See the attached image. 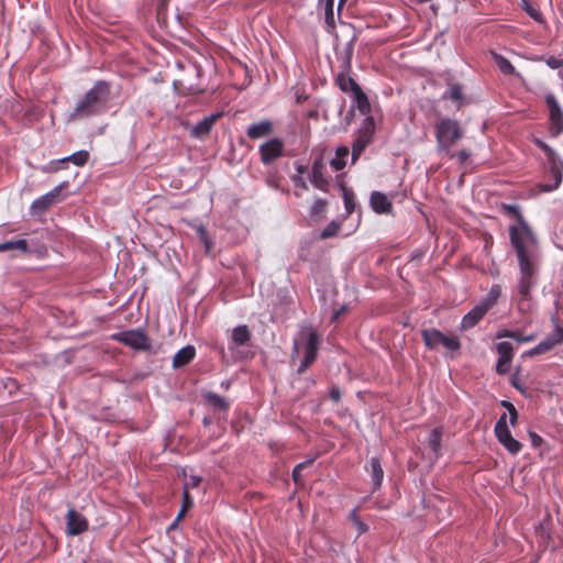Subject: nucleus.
Listing matches in <instances>:
<instances>
[{
	"mask_svg": "<svg viewBox=\"0 0 563 563\" xmlns=\"http://www.w3.org/2000/svg\"><path fill=\"white\" fill-rule=\"evenodd\" d=\"M492 57L501 73H504L505 75L519 76V74L516 73L515 67L511 65V63L503 55L492 52Z\"/></svg>",
	"mask_w": 563,
	"mask_h": 563,
	"instance_id": "nucleus-21",
	"label": "nucleus"
},
{
	"mask_svg": "<svg viewBox=\"0 0 563 563\" xmlns=\"http://www.w3.org/2000/svg\"><path fill=\"white\" fill-rule=\"evenodd\" d=\"M349 155V148L346 146H339L335 151V158L330 161L331 167L335 170H341L345 167V157Z\"/></svg>",
	"mask_w": 563,
	"mask_h": 563,
	"instance_id": "nucleus-25",
	"label": "nucleus"
},
{
	"mask_svg": "<svg viewBox=\"0 0 563 563\" xmlns=\"http://www.w3.org/2000/svg\"><path fill=\"white\" fill-rule=\"evenodd\" d=\"M545 63L549 67L553 69H558L563 66V59L556 58L554 56H550L545 59Z\"/></svg>",
	"mask_w": 563,
	"mask_h": 563,
	"instance_id": "nucleus-45",
	"label": "nucleus"
},
{
	"mask_svg": "<svg viewBox=\"0 0 563 563\" xmlns=\"http://www.w3.org/2000/svg\"><path fill=\"white\" fill-rule=\"evenodd\" d=\"M511 245L516 251L520 269L518 291L522 299L528 300L530 299L531 287L536 284L538 272V239L528 235V239L522 241L512 230Z\"/></svg>",
	"mask_w": 563,
	"mask_h": 563,
	"instance_id": "nucleus-1",
	"label": "nucleus"
},
{
	"mask_svg": "<svg viewBox=\"0 0 563 563\" xmlns=\"http://www.w3.org/2000/svg\"><path fill=\"white\" fill-rule=\"evenodd\" d=\"M534 143L541 148L543 150L544 154H550L552 155V148L547 144L544 143L543 141H541L540 139H536L534 140Z\"/></svg>",
	"mask_w": 563,
	"mask_h": 563,
	"instance_id": "nucleus-52",
	"label": "nucleus"
},
{
	"mask_svg": "<svg viewBox=\"0 0 563 563\" xmlns=\"http://www.w3.org/2000/svg\"><path fill=\"white\" fill-rule=\"evenodd\" d=\"M65 187H67V184L63 183L59 186L55 187L49 192H47L44 196L34 200L31 206L32 213L41 214V213L45 212L53 203H55L57 201V198H58L62 189Z\"/></svg>",
	"mask_w": 563,
	"mask_h": 563,
	"instance_id": "nucleus-13",
	"label": "nucleus"
},
{
	"mask_svg": "<svg viewBox=\"0 0 563 563\" xmlns=\"http://www.w3.org/2000/svg\"><path fill=\"white\" fill-rule=\"evenodd\" d=\"M312 462H313V460H307V461L301 462V463H299L298 465H296V466H295V468L292 470V474H291V476H292L294 482H295L297 485L301 484V476H302V475H301V472H302V470H303L305 467H307V466L311 465V464H312Z\"/></svg>",
	"mask_w": 563,
	"mask_h": 563,
	"instance_id": "nucleus-35",
	"label": "nucleus"
},
{
	"mask_svg": "<svg viewBox=\"0 0 563 563\" xmlns=\"http://www.w3.org/2000/svg\"><path fill=\"white\" fill-rule=\"evenodd\" d=\"M323 169L324 162L322 156H319L318 158L314 159L312 164L310 181L316 188L322 191H328L329 180L323 176Z\"/></svg>",
	"mask_w": 563,
	"mask_h": 563,
	"instance_id": "nucleus-16",
	"label": "nucleus"
},
{
	"mask_svg": "<svg viewBox=\"0 0 563 563\" xmlns=\"http://www.w3.org/2000/svg\"><path fill=\"white\" fill-rule=\"evenodd\" d=\"M371 471L373 475L374 487L377 488L380 486L384 476V471L378 457L371 459Z\"/></svg>",
	"mask_w": 563,
	"mask_h": 563,
	"instance_id": "nucleus-29",
	"label": "nucleus"
},
{
	"mask_svg": "<svg viewBox=\"0 0 563 563\" xmlns=\"http://www.w3.org/2000/svg\"><path fill=\"white\" fill-rule=\"evenodd\" d=\"M199 482L200 479L198 477H191V486H198L199 485Z\"/></svg>",
	"mask_w": 563,
	"mask_h": 563,
	"instance_id": "nucleus-63",
	"label": "nucleus"
},
{
	"mask_svg": "<svg viewBox=\"0 0 563 563\" xmlns=\"http://www.w3.org/2000/svg\"><path fill=\"white\" fill-rule=\"evenodd\" d=\"M205 398L208 404L217 410L227 411L229 409V402L227 399L216 393L209 391L206 394Z\"/></svg>",
	"mask_w": 563,
	"mask_h": 563,
	"instance_id": "nucleus-23",
	"label": "nucleus"
},
{
	"mask_svg": "<svg viewBox=\"0 0 563 563\" xmlns=\"http://www.w3.org/2000/svg\"><path fill=\"white\" fill-rule=\"evenodd\" d=\"M450 99L453 101H461L463 99V91L460 85H453L450 89Z\"/></svg>",
	"mask_w": 563,
	"mask_h": 563,
	"instance_id": "nucleus-43",
	"label": "nucleus"
},
{
	"mask_svg": "<svg viewBox=\"0 0 563 563\" xmlns=\"http://www.w3.org/2000/svg\"><path fill=\"white\" fill-rule=\"evenodd\" d=\"M333 3H334V0H325V5H324L325 23L330 27H334L335 26V19H334V12H333Z\"/></svg>",
	"mask_w": 563,
	"mask_h": 563,
	"instance_id": "nucleus-33",
	"label": "nucleus"
},
{
	"mask_svg": "<svg viewBox=\"0 0 563 563\" xmlns=\"http://www.w3.org/2000/svg\"><path fill=\"white\" fill-rule=\"evenodd\" d=\"M336 84L339 88L344 92H353L360 87L358 84L353 78L346 76L345 74H339L336 76Z\"/></svg>",
	"mask_w": 563,
	"mask_h": 563,
	"instance_id": "nucleus-27",
	"label": "nucleus"
},
{
	"mask_svg": "<svg viewBox=\"0 0 563 563\" xmlns=\"http://www.w3.org/2000/svg\"><path fill=\"white\" fill-rule=\"evenodd\" d=\"M451 156L452 157L456 156L459 162L461 164H463L464 162H466L470 158L471 153L468 151H466V150H461L460 152H457L456 154H452Z\"/></svg>",
	"mask_w": 563,
	"mask_h": 563,
	"instance_id": "nucleus-46",
	"label": "nucleus"
},
{
	"mask_svg": "<svg viewBox=\"0 0 563 563\" xmlns=\"http://www.w3.org/2000/svg\"><path fill=\"white\" fill-rule=\"evenodd\" d=\"M251 339V333L246 325H239L233 329L232 340L236 345H244Z\"/></svg>",
	"mask_w": 563,
	"mask_h": 563,
	"instance_id": "nucleus-24",
	"label": "nucleus"
},
{
	"mask_svg": "<svg viewBox=\"0 0 563 563\" xmlns=\"http://www.w3.org/2000/svg\"><path fill=\"white\" fill-rule=\"evenodd\" d=\"M341 189L343 192V199H344L346 212H347V214H351L355 208L354 194L351 189H349L344 185H341Z\"/></svg>",
	"mask_w": 563,
	"mask_h": 563,
	"instance_id": "nucleus-31",
	"label": "nucleus"
},
{
	"mask_svg": "<svg viewBox=\"0 0 563 563\" xmlns=\"http://www.w3.org/2000/svg\"><path fill=\"white\" fill-rule=\"evenodd\" d=\"M371 206L377 213H387L391 210L393 205L387 196L379 191H373L371 195Z\"/></svg>",
	"mask_w": 563,
	"mask_h": 563,
	"instance_id": "nucleus-19",
	"label": "nucleus"
},
{
	"mask_svg": "<svg viewBox=\"0 0 563 563\" xmlns=\"http://www.w3.org/2000/svg\"><path fill=\"white\" fill-rule=\"evenodd\" d=\"M220 117L221 113H212L209 117H206L203 120L191 128L190 135L197 139L206 137Z\"/></svg>",
	"mask_w": 563,
	"mask_h": 563,
	"instance_id": "nucleus-17",
	"label": "nucleus"
},
{
	"mask_svg": "<svg viewBox=\"0 0 563 563\" xmlns=\"http://www.w3.org/2000/svg\"><path fill=\"white\" fill-rule=\"evenodd\" d=\"M435 136L439 148L449 153L451 146L463 136L456 120L442 119L435 126Z\"/></svg>",
	"mask_w": 563,
	"mask_h": 563,
	"instance_id": "nucleus-3",
	"label": "nucleus"
},
{
	"mask_svg": "<svg viewBox=\"0 0 563 563\" xmlns=\"http://www.w3.org/2000/svg\"><path fill=\"white\" fill-rule=\"evenodd\" d=\"M114 340L134 349V350H150L151 340L142 330H130L113 334Z\"/></svg>",
	"mask_w": 563,
	"mask_h": 563,
	"instance_id": "nucleus-7",
	"label": "nucleus"
},
{
	"mask_svg": "<svg viewBox=\"0 0 563 563\" xmlns=\"http://www.w3.org/2000/svg\"><path fill=\"white\" fill-rule=\"evenodd\" d=\"M554 346H556L552 339L547 336L543 341H541L537 346L531 349L530 351L525 353V356H534L539 354L547 353L551 351Z\"/></svg>",
	"mask_w": 563,
	"mask_h": 563,
	"instance_id": "nucleus-26",
	"label": "nucleus"
},
{
	"mask_svg": "<svg viewBox=\"0 0 563 563\" xmlns=\"http://www.w3.org/2000/svg\"><path fill=\"white\" fill-rule=\"evenodd\" d=\"M320 345V336L314 329H308L306 344H305V357L301 361L298 373L301 374L316 361L318 350Z\"/></svg>",
	"mask_w": 563,
	"mask_h": 563,
	"instance_id": "nucleus-8",
	"label": "nucleus"
},
{
	"mask_svg": "<svg viewBox=\"0 0 563 563\" xmlns=\"http://www.w3.org/2000/svg\"><path fill=\"white\" fill-rule=\"evenodd\" d=\"M110 98L108 82L99 80L80 98L70 113L71 120H81L100 114L107 107Z\"/></svg>",
	"mask_w": 563,
	"mask_h": 563,
	"instance_id": "nucleus-2",
	"label": "nucleus"
},
{
	"mask_svg": "<svg viewBox=\"0 0 563 563\" xmlns=\"http://www.w3.org/2000/svg\"><path fill=\"white\" fill-rule=\"evenodd\" d=\"M89 158V154L86 151H79L77 153H74L69 157L65 158L64 161H70L77 166H82L87 163Z\"/></svg>",
	"mask_w": 563,
	"mask_h": 563,
	"instance_id": "nucleus-34",
	"label": "nucleus"
},
{
	"mask_svg": "<svg viewBox=\"0 0 563 563\" xmlns=\"http://www.w3.org/2000/svg\"><path fill=\"white\" fill-rule=\"evenodd\" d=\"M89 528L86 517L74 508H70L66 515V533L68 536H78L86 532Z\"/></svg>",
	"mask_w": 563,
	"mask_h": 563,
	"instance_id": "nucleus-10",
	"label": "nucleus"
},
{
	"mask_svg": "<svg viewBox=\"0 0 563 563\" xmlns=\"http://www.w3.org/2000/svg\"><path fill=\"white\" fill-rule=\"evenodd\" d=\"M327 206L328 201L325 199H317L313 206L311 207L310 214L312 217L321 216L325 211Z\"/></svg>",
	"mask_w": 563,
	"mask_h": 563,
	"instance_id": "nucleus-39",
	"label": "nucleus"
},
{
	"mask_svg": "<svg viewBox=\"0 0 563 563\" xmlns=\"http://www.w3.org/2000/svg\"><path fill=\"white\" fill-rule=\"evenodd\" d=\"M298 175L302 176L306 173V167L302 165L297 166Z\"/></svg>",
	"mask_w": 563,
	"mask_h": 563,
	"instance_id": "nucleus-62",
	"label": "nucleus"
},
{
	"mask_svg": "<svg viewBox=\"0 0 563 563\" xmlns=\"http://www.w3.org/2000/svg\"><path fill=\"white\" fill-rule=\"evenodd\" d=\"M498 296H499V288H498V286H496V287L492 288L487 298L494 299V302H495L496 299L498 298Z\"/></svg>",
	"mask_w": 563,
	"mask_h": 563,
	"instance_id": "nucleus-56",
	"label": "nucleus"
},
{
	"mask_svg": "<svg viewBox=\"0 0 563 563\" xmlns=\"http://www.w3.org/2000/svg\"><path fill=\"white\" fill-rule=\"evenodd\" d=\"M421 336L426 346L431 350H434L440 345L450 351H457L461 347L460 340L456 336H448L434 328L423 329L421 331Z\"/></svg>",
	"mask_w": 563,
	"mask_h": 563,
	"instance_id": "nucleus-4",
	"label": "nucleus"
},
{
	"mask_svg": "<svg viewBox=\"0 0 563 563\" xmlns=\"http://www.w3.org/2000/svg\"><path fill=\"white\" fill-rule=\"evenodd\" d=\"M199 78V68L191 67L183 75L181 78L174 82L175 89L185 95H196L203 92V87H201V85L198 82Z\"/></svg>",
	"mask_w": 563,
	"mask_h": 563,
	"instance_id": "nucleus-5",
	"label": "nucleus"
},
{
	"mask_svg": "<svg viewBox=\"0 0 563 563\" xmlns=\"http://www.w3.org/2000/svg\"><path fill=\"white\" fill-rule=\"evenodd\" d=\"M273 133V123L269 120H263L257 123H253L247 128L246 134L252 140H257L264 136H268Z\"/></svg>",
	"mask_w": 563,
	"mask_h": 563,
	"instance_id": "nucleus-18",
	"label": "nucleus"
},
{
	"mask_svg": "<svg viewBox=\"0 0 563 563\" xmlns=\"http://www.w3.org/2000/svg\"><path fill=\"white\" fill-rule=\"evenodd\" d=\"M506 419V413H503L495 426V434L500 444H503L509 453L517 454L521 450L522 445L518 440L512 438Z\"/></svg>",
	"mask_w": 563,
	"mask_h": 563,
	"instance_id": "nucleus-6",
	"label": "nucleus"
},
{
	"mask_svg": "<svg viewBox=\"0 0 563 563\" xmlns=\"http://www.w3.org/2000/svg\"><path fill=\"white\" fill-rule=\"evenodd\" d=\"M284 143L282 140L274 137L260 146L261 161L264 164H271L283 155Z\"/></svg>",
	"mask_w": 563,
	"mask_h": 563,
	"instance_id": "nucleus-12",
	"label": "nucleus"
},
{
	"mask_svg": "<svg viewBox=\"0 0 563 563\" xmlns=\"http://www.w3.org/2000/svg\"><path fill=\"white\" fill-rule=\"evenodd\" d=\"M294 180V184L297 188H300V189H303V190H307L308 189V186H307V183L305 181V179L302 178V176L300 175H297L292 178Z\"/></svg>",
	"mask_w": 563,
	"mask_h": 563,
	"instance_id": "nucleus-48",
	"label": "nucleus"
},
{
	"mask_svg": "<svg viewBox=\"0 0 563 563\" xmlns=\"http://www.w3.org/2000/svg\"><path fill=\"white\" fill-rule=\"evenodd\" d=\"M7 246H8V251L19 250L22 253L29 252V244H27L26 240H23V239L15 240V241H8Z\"/></svg>",
	"mask_w": 563,
	"mask_h": 563,
	"instance_id": "nucleus-38",
	"label": "nucleus"
},
{
	"mask_svg": "<svg viewBox=\"0 0 563 563\" xmlns=\"http://www.w3.org/2000/svg\"><path fill=\"white\" fill-rule=\"evenodd\" d=\"M501 405L508 410V412H510L511 407H515L511 402L507 401V400H504L501 401Z\"/></svg>",
	"mask_w": 563,
	"mask_h": 563,
	"instance_id": "nucleus-60",
	"label": "nucleus"
},
{
	"mask_svg": "<svg viewBox=\"0 0 563 563\" xmlns=\"http://www.w3.org/2000/svg\"><path fill=\"white\" fill-rule=\"evenodd\" d=\"M555 345L563 343V328L556 324L555 330L549 335Z\"/></svg>",
	"mask_w": 563,
	"mask_h": 563,
	"instance_id": "nucleus-44",
	"label": "nucleus"
},
{
	"mask_svg": "<svg viewBox=\"0 0 563 563\" xmlns=\"http://www.w3.org/2000/svg\"><path fill=\"white\" fill-rule=\"evenodd\" d=\"M510 363L511 362L508 361V360L498 358V362H497V365H496V372L499 375H505L506 373L509 372Z\"/></svg>",
	"mask_w": 563,
	"mask_h": 563,
	"instance_id": "nucleus-42",
	"label": "nucleus"
},
{
	"mask_svg": "<svg viewBox=\"0 0 563 563\" xmlns=\"http://www.w3.org/2000/svg\"><path fill=\"white\" fill-rule=\"evenodd\" d=\"M511 383H512V386L516 387L518 390L523 391L521 385L519 384L518 374L517 373L512 375Z\"/></svg>",
	"mask_w": 563,
	"mask_h": 563,
	"instance_id": "nucleus-57",
	"label": "nucleus"
},
{
	"mask_svg": "<svg viewBox=\"0 0 563 563\" xmlns=\"http://www.w3.org/2000/svg\"><path fill=\"white\" fill-rule=\"evenodd\" d=\"M298 353H299V345L297 342H295L291 356L295 357L298 355Z\"/></svg>",
	"mask_w": 563,
	"mask_h": 563,
	"instance_id": "nucleus-61",
	"label": "nucleus"
},
{
	"mask_svg": "<svg viewBox=\"0 0 563 563\" xmlns=\"http://www.w3.org/2000/svg\"><path fill=\"white\" fill-rule=\"evenodd\" d=\"M493 305L494 299L485 298L481 305L474 307L463 317L461 323L462 330H467L476 325Z\"/></svg>",
	"mask_w": 563,
	"mask_h": 563,
	"instance_id": "nucleus-11",
	"label": "nucleus"
},
{
	"mask_svg": "<svg viewBox=\"0 0 563 563\" xmlns=\"http://www.w3.org/2000/svg\"><path fill=\"white\" fill-rule=\"evenodd\" d=\"M340 231V224L335 221L330 222L321 232V239H329L335 236Z\"/></svg>",
	"mask_w": 563,
	"mask_h": 563,
	"instance_id": "nucleus-37",
	"label": "nucleus"
},
{
	"mask_svg": "<svg viewBox=\"0 0 563 563\" xmlns=\"http://www.w3.org/2000/svg\"><path fill=\"white\" fill-rule=\"evenodd\" d=\"M5 251H8L7 242L0 243V252H5Z\"/></svg>",
	"mask_w": 563,
	"mask_h": 563,
	"instance_id": "nucleus-64",
	"label": "nucleus"
},
{
	"mask_svg": "<svg viewBox=\"0 0 563 563\" xmlns=\"http://www.w3.org/2000/svg\"><path fill=\"white\" fill-rule=\"evenodd\" d=\"M441 441H442L441 430L438 428L433 429L429 435L428 445L432 450L435 457L439 456L440 449H441Z\"/></svg>",
	"mask_w": 563,
	"mask_h": 563,
	"instance_id": "nucleus-28",
	"label": "nucleus"
},
{
	"mask_svg": "<svg viewBox=\"0 0 563 563\" xmlns=\"http://www.w3.org/2000/svg\"><path fill=\"white\" fill-rule=\"evenodd\" d=\"M529 437L531 439V443L534 448H538L541 445L542 443V438L540 435H538L536 432L533 431H530L529 432Z\"/></svg>",
	"mask_w": 563,
	"mask_h": 563,
	"instance_id": "nucleus-50",
	"label": "nucleus"
},
{
	"mask_svg": "<svg viewBox=\"0 0 563 563\" xmlns=\"http://www.w3.org/2000/svg\"><path fill=\"white\" fill-rule=\"evenodd\" d=\"M547 158H548V162H549V166H550V174H551V177L553 179V183L552 184H541L540 185V189L542 191H545V192H549V191H552L554 189H556L561 181H562V177H563V161H561L559 158V156L556 155V153L552 150V155L550 154H545Z\"/></svg>",
	"mask_w": 563,
	"mask_h": 563,
	"instance_id": "nucleus-9",
	"label": "nucleus"
},
{
	"mask_svg": "<svg viewBox=\"0 0 563 563\" xmlns=\"http://www.w3.org/2000/svg\"><path fill=\"white\" fill-rule=\"evenodd\" d=\"M191 506H192V500H191V498H190V496H189V493H188V489H187V487H186V488L184 489V492H183V505H181V508H180V510H179V512H178V515H177V520H180V519L185 516L186 511H187Z\"/></svg>",
	"mask_w": 563,
	"mask_h": 563,
	"instance_id": "nucleus-36",
	"label": "nucleus"
},
{
	"mask_svg": "<svg viewBox=\"0 0 563 563\" xmlns=\"http://www.w3.org/2000/svg\"><path fill=\"white\" fill-rule=\"evenodd\" d=\"M353 526L355 527L357 534H363L368 531V526L361 519L356 520V522H354Z\"/></svg>",
	"mask_w": 563,
	"mask_h": 563,
	"instance_id": "nucleus-47",
	"label": "nucleus"
},
{
	"mask_svg": "<svg viewBox=\"0 0 563 563\" xmlns=\"http://www.w3.org/2000/svg\"><path fill=\"white\" fill-rule=\"evenodd\" d=\"M512 410L509 412V422L511 426H515L518 419V411L515 407H511Z\"/></svg>",
	"mask_w": 563,
	"mask_h": 563,
	"instance_id": "nucleus-54",
	"label": "nucleus"
},
{
	"mask_svg": "<svg viewBox=\"0 0 563 563\" xmlns=\"http://www.w3.org/2000/svg\"><path fill=\"white\" fill-rule=\"evenodd\" d=\"M516 331H509V330H501L497 333V338H515Z\"/></svg>",
	"mask_w": 563,
	"mask_h": 563,
	"instance_id": "nucleus-55",
	"label": "nucleus"
},
{
	"mask_svg": "<svg viewBox=\"0 0 563 563\" xmlns=\"http://www.w3.org/2000/svg\"><path fill=\"white\" fill-rule=\"evenodd\" d=\"M507 210L510 214L515 216L518 220V223L519 225H511L509 228V238L511 239V232L512 230L516 231L517 233V236L520 238L522 241H525L526 239H528V235L532 236V238H537L533 233V231L531 230V228L529 227V224L526 222V220L523 219L520 210L516 207V206H507Z\"/></svg>",
	"mask_w": 563,
	"mask_h": 563,
	"instance_id": "nucleus-15",
	"label": "nucleus"
},
{
	"mask_svg": "<svg viewBox=\"0 0 563 563\" xmlns=\"http://www.w3.org/2000/svg\"><path fill=\"white\" fill-rule=\"evenodd\" d=\"M354 100L356 102V107L362 114H367L371 112V104L367 96L363 92L362 88L358 87L353 92Z\"/></svg>",
	"mask_w": 563,
	"mask_h": 563,
	"instance_id": "nucleus-22",
	"label": "nucleus"
},
{
	"mask_svg": "<svg viewBox=\"0 0 563 563\" xmlns=\"http://www.w3.org/2000/svg\"><path fill=\"white\" fill-rule=\"evenodd\" d=\"M350 520L352 521V523L356 522V520H360L361 518L358 517L356 510H353L351 514H350Z\"/></svg>",
	"mask_w": 563,
	"mask_h": 563,
	"instance_id": "nucleus-59",
	"label": "nucleus"
},
{
	"mask_svg": "<svg viewBox=\"0 0 563 563\" xmlns=\"http://www.w3.org/2000/svg\"><path fill=\"white\" fill-rule=\"evenodd\" d=\"M545 102L549 108L550 120L552 123L551 133L553 135H559L563 131V112L553 95L549 93L545 97Z\"/></svg>",
	"mask_w": 563,
	"mask_h": 563,
	"instance_id": "nucleus-14",
	"label": "nucleus"
},
{
	"mask_svg": "<svg viewBox=\"0 0 563 563\" xmlns=\"http://www.w3.org/2000/svg\"><path fill=\"white\" fill-rule=\"evenodd\" d=\"M198 232H199L200 239L203 241V243L206 245L207 252H209L211 244L208 241L207 231L203 228H199Z\"/></svg>",
	"mask_w": 563,
	"mask_h": 563,
	"instance_id": "nucleus-51",
	"label": "nucleus"
},
{
	"mask_svg": "<svg viewBox=\"0 0 563 563\" xmlns=\"http://www.w3.org/2000/svg\"><path fill=\"white\" fill-rule=\"evenodd\" d=\"M514 340H516L517 342H529V341L534 340V335L530 334V335L523 336L519 332H516Z\"/></svg>",
	"mask_w": 563,
	"mask_h": 563,
	"instance_id": "nucleus-53",
	"label": "nucleus"
},
{
	"mask_svg": "<svg viewBox=\"0 0 563 563\" xmlns=\"http://www.w3.org/2000/svg\"><path fill=\"white\" fill-rule=\"evenodd\" d=\"M196 355V349L192 345H186L180 349L173 358V367L180 368L189 364Z\"/></svg>",
	"mask_w": 563,
	"mask_h": 563,
	"instance_id": "nucleus-20",
	"label": "nucleus"
},
{
	"mask_svg": "<svg viewBox=\"0 0 563 563\" xmlns=\"http://www.w3.org/2000/svg\"><path fill=\"white\" fill-rule=\"evenodd\" d=\"M344 311L345 307H342L341 309L336 310L332 316V321H336Z\"/></svg>",
	"mask_w": 563,
	"mask_h": 563,
	"instance_id": "nucleus-58",
	"label": "nucleus"
},
{
	"mask_svg": "<svg viewBox=\"0 0 563 563\" xmlns=\"http://www.w3.org/2000/svg\"><path fill=\"white\" fill-rule=\"evenodd\" d=\"M157 21L166 27L173 23V21L169 19L167 14L165 1H163L157 8Z\"/></svg>",
	"mask_w": 563,
	"mask_h": 563,
	"instance_id": "nucleus-32",
	"label": "nucleus"
},
{
	"mask_svg": "<svg viewBox=\"0 0 563 563\" xmlns=\"http://www.w3.org/2000/svg\"><path fill=\"white\" fill-rule=\"evenodd\" d=\"M330 398L334 402H339L340 401V399H341V391H340L339 387L333 386L331 388V390H330Z\"/></svg>",
	"mask_w": 563,
	"mask_h": 563,
	"instance_id": "nucleus-49",
	"label": "nucleus"
},
{
	"mask_svg": "<svg viewBox=\"0 0 563 563\" xmlns=\"http://www.w3.org/2000/svg\"><path fill=\"white\" fill-rule=\"evenodd\" d=\"M366 144H367V141H363L362 139L356 140V142L353 144V147H352L353 162H355L358 158V156L365 148Z\"/></svg>",
	"mask_w": 563,
	"mask_h": 563,
	"instance_id": "nucleus-41",
	"label": "nucleus"
},
{
	"mask_svg": "<svg viewBox=\"0 0 563 563\" xmlns=\"http://www.w3.org/2000/svg\"><path fill=\"white\" fill-rule=\"evenodd\" d=\"M499 358L508 360L511 362L514 356V347L509 342H499L496 346Z\"/></svg>",
	"mask_w": 563,
	"mask_h": 563,
	"instance_id": "nucleus-30",
	"label": "nucleus"
},
{
	"mask_svg": "<svg viewBox=\"0 0 563 563\" xmlns=\"http://www.w3.org/2000/svg\"><path fill=\"white\" fill-rule=\"evenodd\" d=\"M523 1V8L526 10V12L536 21L538 22H541L542 21V14L541 12L536 9L533 5H531L528 1L526 0H522Z\"/></svg>",
	"mask_w": 563,
	"mask_h": 563,
	"instance_id": "nucleus-40",
	"label": "nucleus"
}]
</instances>
